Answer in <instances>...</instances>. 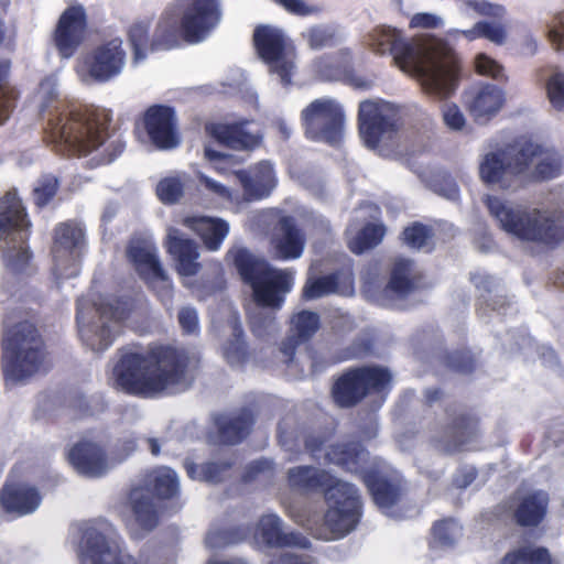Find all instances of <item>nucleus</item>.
I'll use <instances>...</instances> for the list:
<instances>
[{"mask_svg": "<svg viewBox=\"0 0 564 564\" xmlns=\"http://www.w3.org/2000/svg\"><path fill=\"white\" fill-rule=\"evenodd\" d=\"M368 44L377 54L392 55L394 64L414 76L423 93L434 99H447L458 88L460 58L446 43H437L425 50L406 40L400 30L380 26L369 33Z\"/></svg>", "mask_w": 564, "mask_h": 564, "instance_id": "obj_1", "label": "nucleus"}, {"mask_svg": "<svg viewBox=\"0 0 564 564\" xmlns=\"http://www.w3.org/2000/svg\"><path fill=\"white\" fill-rule=\"evenodd\" d=\"M113 367L116 386L127 394L154 398L185 390L189 386L191 358L186 350L169 344H140L118 349Z\"/></svg>", "mask_w": 564, "mask_h": 564, "instance_id": "obj_2", "label": "nucleus"}, {"mask_svg": "<svg viewBox=\"0 0 564 564\" xmlns=\"http://www.w3.org/2000/svg\"><path fill=\"white\" fill-rule=\"evenodd\" d=\"M106 109L55 101L44 129V140L68 156L98 152V162L109 164L124 151L126 143L116 130H109Z\"/></svg>", "mask_w": 564, "mask_h": 564, "instance_id": "obj_3", "label": "nucleus"}, {"mask_svg": "<svg viewBox=\"0 0 564 564\" xmlns=\"http://www.w3.org/2000/svg\"><path fill=\"white\" fill-rule=\"evenodd\" d=\"M563 159L554 149L527 141L508 152H489L480 165L479 176L487 185L517 189L532 181H546L562 173Z\"/></svg>", "mask_w": 564, "mask_h": 564, "instance_id": "obj_4", "label": "nucleus"}, {"mask_svg": "<svg viewBox=\"0 0 564 564\" xmlns=\"http://www.w3.org/2000/svg\"><path fill=\"white\" fill-rule=\"evenodd\" d=\"M286 478L293 489L305 492L323 491L327 503L324 525L335 539L346 536L360 522L362 501L355 485L337 478L326 469L310 465L290 468Z\"/></svg>", "mask_w": 564, "mask_h": 564, "instance_id": "obj_5", "label": "nucleus"}, {"mask_svg": "<svg viewBox=\"0 0 564 564\" xmlns=\"http://www.w3.org/2000/svg\"><path fill=\"white\" fill-rule=\"evenodd\" d=\"M485 204L500 228L521 241L555 248L564 241V214L533 208H513L499 197L487 195Z\"/></svg>", "mask_w": 564, "mask_h": 564, "instance_id": "obj_6", "label": "nucleus"}, {"mask_svg": "<svg viewBox=\"0 0 564 564\" xmlns=\"http://www.w3.org/2000/svg\"><path fill=\"white\" fill-rule=\"evenodd\" d=\"M226 260L237 271L241 282L252 291V299L259 307L279 310L286 294L293 288V273L273 268L264 258L246 247H232Z\"/></svg>", "mask_w": 564, "mask_h": 564, "instance_id": "obj_7", "label": "nucleus"}, {"mask_svg": "<svg viewBox=\"0 0 564 564\" xmlns=\"http://www.w3.org/2000/svg\"><path fill=\"white\" fill-rule=\"evenodd\" d=\"M2 371L6 380L20 382L50 368L48 351L40 329L21 321L3 332Z\"/></svg>", "mask_w": 564, "mask_h": 564, "instance_id": "obj_8", "label": "nucleus"}, {"mask_svg": "<svg viewBox=\"0 0 564 564\" xmlns=\"http://www.w3.org/2000/svg\"><path fill=\"white\" fill-rule=\"evenodd\" d=\"M392 373L378 365L352 366L334 377L330 397L336 406L352 409L371 394H388Z\"/></svg>", "mask_w": 564, "mask_h": 564, "instance_id": "obj_9", "label": "nucleus"}, {"mask_svg": "<svg viewBox=\"0 0 564 564\" xmlns=\"http://www.w3.org/2000/svg\"><path fill=\"white\" fill-rule=\"evenodd\" d=\"M178 494V478L171 468H159L147 473L143 485L131 488L128 495L130 510L138 527L145 532L155 529L160 521L155 498L167 500Z\"/></svg>", "mask_w": 564, "mask_h": 564, "instance_id": "obj_10", "label": "nucleus"}, {"mask_svg": "<svg viewBox=\"0 0 564 564\" xmlns=\"http://www.w3.org/2000/svg\"><path fill=\"white\" fill-rule=\"evenodd\" d=\"M302 120L311 140L336 145L343 139L344 112L341 107L332 99L321 98L312 101L303 109Z\"/></svg>", "mask_w": 564, "mask_h": 564, "instance_id": "obj_11", "label": "nucleus"}, {"mask_svg": "<svg viewBox=\"0 0 564 564\" xmlns=\"http://www.w3.org/2000/svg\"><path fill=\"white\" fill-rule=\"evenodd\" d=\"M127 52L121 37L116 36L94 45L83 57L85 75L94 83L105 84L121 75Z\"/></svg>", "mask_w": 564, "mask_h": 564, "instance_id": "obj_12", "label": "nucleus"}, {"mask_svg": "<svg viewBox=\"0 0 564 564\" xmlns=\"http://www.w3.org/2000/svg\"><path fill=\"white\" fill-rule=\"evenodd\" d=\"M128 260L140 278L162 302L173 297L172 281L162 267L156 248L143 240L131 241L126 250Z\"/></svg>", "mask_w": 564, "mask_h": 564, "instance_id": "obj_13", "label": "nucleus"}, {"mask_svg": "<svg viewBox=\"0 0 564 564\" xmlns=\"http://www.w3.org/2000/svg\"><path fill=\"white\" fill-rule=\"evenodd\" d=\"M446 423L434 441L445 453H455L475 441L480 434V415L473 408L448 405L444 410Z\"/></svg>", "mask_w": 564, "mask_h": 564, "instance_id": "obj_14", "label": "nucleus"}, {"mask_svg": "<svg viewBox=\"0 0 564 564\" xmlns=\"http://www.w3.org/2000/svg\"><path fill=\"white\" fill-rule=\"evenodd\" d=\"M398 109L388 101H361L358 109V129L369 149H377L384 137L398 130Z\"/></svg>", "mask_w": 564, "mask_h": 564, "instance_id": "obj_15", "label": "nucleus"}, {"mask_svg": "<svg viewBox=\"0 0 564 564\" xmlns=\"http://www.w3.org/2000/svg\"><path fill=\"white\" fill-rule=\"evenodd\" d=\"M182 15L184 41L198 43L203 41L220 22L219 0H175Z\"/></svg>", "mask_w": 564, "mask_h": 564, "instance_id": "obj_16", "label": "nucleus"}, {"mask_svg": "<svg viewBox=\"0 0 564 564\" xmlns=\"http://www.w3.org/2000/svg\"><path fill=\"white\" fill-rule=\"evenodd\" d=\"M253 45L259 57L269 65L270 72L280 77L283 86L292 82L293 63L286 59L284 33L270 25H258L253 31Z\"/></svg>", "mask_w": 564, "mask_h": 564, "instance_id": "obj_17", "label": "nucleus"}, {"mask_svg": "<svg viewBox=\"0 0 564 564\" xmlns=\"http://www.w3.org/2000/svg\"><path fill=\"white\" fill-rule=\"evenodd\" d=\"M80 564H148V561L122 550L100 529L88 527L83 534Z\"/></svg>", "mask_w": 564, "mask_h": 564, "instance_id": "obj_18", "label": "nucleus"}, {"mask_svg": "<svg viewBox=\"0 0 564 564\" xmlns=\"http://www.w3.org/2000/svg\"><path fill=\"white\" fill-rule=\"evenodd\" d=\"M88 28V19L82 4L67 7L57 21L53 39L59 55L72 57L84 42Z\"/></svg>", "mask_w": 564, "mask_h": 564, "instance_id": "obj_19", "label": "nucleus"}, {"mask_svg": "<svg viewBox=\"0 0 564 564\" xmlns=\"http://www.w3.org/2000/svg\"><path fill=\"white\" fill-rule=\"evenodd\" d=\"M144 130L160 150L174 149L180 143L175 109L166 105H152L143 113Z\"/></svg>", "mask_w": 564, "mask_h": 564, "instance_id": "obj_20", "label": "nucleus"}, {"mask_svg": "<svg viewBox=\"0 0 564 564\" xmlns=\"http://www.w3.org/2000/svg\"><path fill=\"white\" fill-rule=\"evenodd\" d=\"M253 424V414L247 409L235 414L216 413L213 415L208 440L219 445H237L250 434Z\"/></svg>", "mask_w": 564, "mask_h": 564, "instance_id": "obj_21", "label": "nucleus"}, {"mask_svg": "<svg viewBox=\"0 0 564 564\" xmlns=\"http://www.w3.org/2000/svg\"><path fill=\"white\" fill-rule=\"evenodd\" d=\"M41 502L39 489L29 482L7 480L0 489V512L13 518L33 513Z\"/></svg>", "mask_w": 564, "mask_h": 564, "instance_id": "obj_22", "label": "nucleus"}, {"mask_svg": "<svg viewBox=\"0 0 564 564\" xmlns=\"http://www.w3.org/2000/svg\"><path fill=\"white\" fill-rule=\"evenodd\" d=\"M325 459L328 464L339 467L341 470L359 477L376 465H370V453L366 446L356 440L332 444L326 453Z\"/></svg>", "mask_w": 564, "mask_h": 564, "instance_id": "obj_23", "label": "nucleus"}, {"mask_svg": "<svg viewBox=\"0 0 564 564\" xmlns=\"http://www.w3.org/2000/svg\"><path fill=\"white\" fill-rule=\"evenodd\" d=\"M550 495L543 489H533L514 499L511 518L522 529H538L546 520Z\"/></svg>", "mask_w": 564, "mask_h": 564, "instance_id": "obj_24", "label": "nucleus"}, {"mask_svg": "<svg viewBox=\"0 0 564 564\" xmlns=\"http://www.w3.org/2000/svg\"><path fill=\"white\" fill-rule=\"evenodd\" d=\"M249 121H212L205 123V133L218 144L237 151H251L260 145L261 137L247 130Z\"/></svg>", "mask_w": 564, "mask_h": 564, "instance_id": "obj_25", "label": "nucleus"}, {"mask_svg": "<svg viewBox=\"0 0 564 564\" xmlns=\"http://www.w3.org/2000/svg\"><path fill=\"white\" fill-rule=\"evenodd\" d=\"M67 460L79 475L88 478L102 477L108 470L105 449L87 440L78 441L68 449Z\"/></svg>", "mask_w": 564, "mask_h": 564, "instance_id": "obj_26", "label": "nucleus"}, {"mask_svg": "<svg viewBox=\"0 0 564 564\" xmlns=\"http://www.w3.org/2000/svg\"><path fill=\"white\" fill-rule=\"evenodd\" d=\"M375 505L389 511L402 499L403 487L400 480L384 474L378 466L371 467L361 479Z\"/></svg>", "mask_w": 564, "mask_h": 564, "instance_id": "obj_27", "label": "nucleus"}, {"mask_svg": "<svg viewBox=\"0 0 564 564\" xmlns=\"http://www.w3.org/2000/svg\"><path fill=\"white\" fill-rule=\"evenodd\" d=\"M256 533L270 547H297L304 550L311 547L310 540L302 533L284 532L283 521L275 513L262 516L257 524Z\"/></svg>", "mask_w": 564, "mask_h": 564, "instance_id": "obj_28", "label": "nucleus"}, {"mask_svg": "<svg viewBox=\"0 0 564 564\" xmlns=\"http://www.w3.org/2000/svg\"><path fill=\"white\" fill-rule=\"evenodd\" d=\"M234 174L248 202L268 197L276 183L273 166L267 161H261L248 170L235 171Z\"/></svg>", "mask_w": 564, "mask_h": 564, "instance_id": "obj_29", "label": "nucleus"}, {"mask_svg": "<svg viewBox=\"0 0 564 564\" xmlns=\"http://www.w3.org/2000/svg\"><path fill=\"white\" fill-rule=\"evenodd\" d=\"M167 253L175 260L177 272L181 275L193 276L200 270V263L197 243L185 238L176 228H170L165 239Z\"/></svg>", "mask_w": 564, "mask_h": 564, "instance_id": "obj_30", "label": "nucleus"}, {"mask_svg": "<svg viewBox=\"0 0 564 564\" xmlns=\"http://www.w3.org/2000/svg\"><path fill=\"white\" fill-rule=\"evenodd\" d=\"M85 245L84 230L72 221L59 223L54 228L52 256L57 268L64 258L74 260Z\"/></svg>", "mask_w": 564, "mask_h": 564, "instance_id": "obj_31", "label": "nucleus"}, {"mask_svg": "<svg viewBox=\"0 0 564 564\" xmlns=\"http://www.w3.org/2000/svg\"><path fill=\"white\" fill-rule=\"evenodd\" d=\"M184 41L182 15L174 2L170 3L156 23L153 32V48L172 50Z\"/></svg>", "mask_w": 564, "mask_h": 564, "instance_id": "obj_32", "label": "nucleus"}, {"mask_svg": "<svg viewBox=\"0 0 564 564\" xmlns=\"http://www.w3.org/2000/svg\"><path fill=\"white\" fill-rule=\"evenodd\" d=\"M503 102V91L492 84H484L470 91L466 101L467 109L476 121L490 119L501 109Z\"/></svg>", "mask_w": 564, "mask_h": 564, "instance_id": "obj_33", "label": "nucleus"}, {"mask_svg": "<svg viewBox=\"0 0 564 564\" xmlns=\"http://www.w3.org/2000/svg\"><path fill=\"white\" fill-rule=\"evenodd\" d=\"M184 225L191 228L203 241L209 251H217L229 234V225L217 217H186Z\"/></svg>", "mask_w": 564, "mask_h": 564, "instance_id": "obj_34", "label": "nucleus"}, {"mask_svg": "<svg viewBox=\"0 0 564 564\" xmlns=\"http://www.w3.org/2000/svg\"><path fill=\"white\" fill-rule=\"evenodd\" d=\"M279 235L275 238V251L279 259L291 260L302 256L305 247V235L291 216L279 220Z\"/></svg>", "mask_w": 564, "mask_h": 564, "instance_id": "obj_35", "label": "nucleus"}, {"mask_svg": "<svg viewBox=\"0 0 564 564\" xmlns=\"http://www.w3.org/2000/svg\"><path fill=\"white\" fill-rule=\"evenodd\" d=\"M31 226L22 200L13 193L0 199V234L11 230L26 232Z\"/></svg>", "mask_w": 564, "mask_h": 564, "instance_id": "obj_36", "label": "nucleus"}, {"mask_svg": "<svg viewBox=\"0 0 564 564\" xmlns=\"http://www.w3.org/2000/svg\"><path fill=\"white\" fill-rule=\"evenodd\" d=\"M137 307V299L132 295H107L96 304V311L101 319H107L121 326Z\"/></svg>", "mask_w": 564, "mask_h": 564, "instance_id": "obj_37", "label": "nucleus"}, {"mask_svg": "<svg viewBox=\"0 0 564 564\" xmlns=\"http://www.w3.org/2000/svg\"><path fill=\"white\" fill-rule=\"evenodd\" d=\"M151 25L152 21L147 19L133 22L127 30V40L132 52L133 64L143 62L149 52L160 51V48L152 47Z\"/></svg>", "mask_w": 564, "mask_h": 564, "instance_id": "obj_38", "label": "nucleus"}, {"mask_svg": "<svg viewBox=\"0 0 564 564\" xmlns=\"http://www.w3.org/2000/svg\"><path fill=\"white\" fill-rule=\"evenodd\" d=\"M413 261L398 258L391 268L390 278L386 285V292L399 296H405L415 290V276H413Z\"/></svg>", "mask_w": 564, "mask_h": 564, "instance_id": "obj_39", "label": "nucleus"}, {"mask_svg": "<svg viewBox=\"0 0 564 564\" xmlns=\"http://www.w3.org/2000/svg\"><path fill=\"white\" fill-rule=\"evenodd\" d=\"M234 462H206L196 464L192 460H185L184 468L187 476L193 480H200L209 484H218L224 480L225 474L230 470Z\"/></svg>", "mask_w": 564, "mask_h": 564, "instance_id": "obj_40", "label": "nucleus"}, {"mask_svg": "<svg viewBox=\"0 0 564 564\" xmlns=\"http://www.w3.org/2000/svg\"><path fill=\"white\" fill-rule=\"evenodd\" d=\"M11 62L8 58H0V124H2L15 107L19 93L9 83Z\"/></svg>", "mask_w": 564, "mask_h": 564, "instance_id": "obj_41", "label": "nucleus"}, {"mask_svg": "<svg viewBox=\"0 0 564 564\" xmlns=\"http://www.w3.org/2000/svg\"><path fill=\"white\" fill-rule=\"evenodd\" d=\"M387 228L383 224L367 223L349 241V250L355 254H361L373 249L384 238Z\"/></svg>", "mask_w": 564, "mask_h": 564, "instance_id": "obj_42", "label": "nucleus"}, {"mask_svg": "<svg viewBox=\"0 0 564 564\" xmlns=\"http://www.w3.org/2000/svg\"><path fill=\"white\" fill-rule=\"evenodd\" d=\"M321 327L319 315L315 312L302 310L291 317L290 334L303 343L310 341Z\"/></svg>", "mask_w": 564, "mask_h": 564, "instance_id": "obj_43", "label": "nucleus"}, {"mask_svg": "<svg viewBox=\"0 0 564 564\" xmlns=\"http://www.w3.org/2000/svg\"><path fill=\"white\" fill-rule=\"evenodd\" d=\"M339 286V274L333 272L326 275L307 279L302 290V297L306 301L336 293Z\"/></svg>", "mask_w": 564, "mask_h": 564, "instance_id": "obj_44", "label": "nucleus"}, {"mask_svg": "<svg viewBox=\"0 0 564 564\" xmlns=\"http://www.w3.org/2000/svg\"><path fill=\"white\" fill-rule=\"evenodd\" d=\"M59 186L61 182L56 175L52 173L42 174L32 189L34 205L40 209L46 207L56 196Z\"/></svg>", "mask_w": 564, "mask_h": 564, "instance_id": "obj_45", "label": "nucleus"}, {"mask_svg": "<svg viewBox=\"0 0 564 564\" xmlns=\"http://www.w3.org/2000/svg\"><path fill=\"white\" fill-rule=\"evenodd\" d=\"M500 564H552V561L545 547L524 546L508 552Z\"/></svg>", "mask_w": 564, "mask_h": 564, "instance_id": "obj_46", "label": "nucleus"}, {"mask_svg": "<svg viewBox=\"0 0 564 564\" xmlns=\"http://www.w3.org/2000/svg\"><path fill=\"white\" fill-rule=\"evenodd\" d=\"M32 258L33 254L24 240L20 246L8 247L2 253L4 267L14 274L24 272Z\"/></svg>", "mask_w": 564, "mask_h": 564, "instance_id": "obj_47", "label": "nucleus"}, {"mask_svg": "<svg viewBox=\"0 0 564 564\" xmlns=\"http://www.w3.org/2000/svg\"><path fill=\"white\" fill-rule=\"evenodd\" d=\"M373 354V341L370 338H357L347 347L339 349L332 357L330 364H339L354 359H362Z\"/></svg>", "mask_w": 564, "mask_h": 564, "instance_id": "obj_48", "label": "nucleus"}, {"mask_svg": "<svg viewBox=\"0 0 564 564\" xmlns=\"http://www.w3.org/2000/svg\"><path fill=\"white\" fill-rule=\"evenodd\" d=\"M302 37L312 50L332 47L337 43V33L329 25H313L302 33Z\"/></svg>", "mask_w": 564, "mask_h": 564, "instance_id": "obj_49", "label": "nucleus"}, {"mask_svg": "<svg viewBox=\"0 0 564 564\" xmlns=\"http://www.w3.org/2000/svg\"><path fill=\"white\" fill-rule=\"evenodd\" d=\"M224 356L231 366L243 365L248 360V346L240 326L234 328L232 338L224 347Z\"/></svg>", "mask_w": 564, "mask_h": 564, "instance_id": "obj_50", "label": "nucleus"}, {"mask_svg": "<svg viewBox=\"0 0 564 564\" xmlns=\"http://www.w3.org/2000/svg\"><path fill=\"white\" fill-rule=\"evenodd\" d=\"M248 532L242 528H231L212 531L205 539V544L210 550L223 549L230 544L241 542Z\"/></svg>", "mask_w": 564, "mask_h": 564, "instance_id": "obj_51", "label": "nucleus"}, {"mask_svg": "<svg viewBox=\"0 0 564 564\" xmlns=\"http://www.w3.org/2000/svg\"><path fill=\"white\" fill-rule=\"evenodd\" d=\"M79 334L82 338L85 340L86 345L90 347L91 350L97 352H102L108 349L116 336L118 335L109 325L102 324L94 334L88 335L84 328H79Z\"/></svg>", "mask_w": 564, "mask_h": 564, "instance_id": "obj_52", "label": "nucleus"}, {"mask_svg": "<svg viewBox=\"0 0 564 564\" xmlns=\"http://www.w3.org/2000/svg\"><path fill=\"white\" fill-rule=\"evenodd\" d=\"M432 236V229L427 225L414 221L403 229L401 240L410 248L421 249L427 243Z\"/></svg>", "mask_w": 564, "mask_h": 564, "instance_id": "obj_53", "label": "nucleus"}, {"mask_svg": "<svg viewBox=\"0 0 564 564\" xmlns=\"http://www.w3.org/2000/svg\"><path fill=\"white\" fill-rule=\"evenodd\" d=\"M275 475V466L272 460L261 458L251 462L245 469L241 479L243 482H251L254 480H272Z\"/></svg>", "mask_w": 564, "mask_h": 564, "instance_id": "obj_54", "label": "nucleus"}, {"mask_svg": "<svg viewBox=\"0 0 564 564\" xmlns=\"http://www.w3.org/2000/svg\"><path fill=\"white\" fill-rule=\"evenodd\" d=\"M445 365L452 371L469 375L476 369V360L469 350H455L447 352Z\"/></svg>", "mask_w": 564, "mask_h": 564, "instance_id": "obj_55", "label": "nucleus"}, {"mask_svg": "<svg viewBox=\"0 0 564 564\" xmlns=\"http://www.w3.org/2000/svg\"><path fill=\"white\" fill-rule=\"evenodd\" d=\"M156 195L163 204H175L183 196V184L176 177H165L158 183Z\"/></svg>", "mask_w": 564, "mask_h": 564, "instance_id": "obj_56", "label": "nucleus"}, {"mask_svg": "<svg viewBox=\"0 0 564 564\" xmlns=\"http://www.w3.org/2000/svg\"><path fill=\"white\" fill-rule=\"evenodd\" d=\"M475 69L479 75L488 76L496 80L506 79L502 65L485 53H479L475 57Z\"/></svg>", "mask_w": 564, "mask_h": 564, "instance_id": "obj_57", "label": "nucleus"}, {"mask_svg": "<svg viewBox=\"0 0 564 564\" xmlns=\"http://www.w3.org/2000/svg\"><path fill=\"white\" fill-rule=\"evenodd\" d=\"M547 98L553 108L558 111L564 110V74L556 73L552 75L546 83Z\"/></svg>", "mask_w": 564, "mask_h": 564, "instance_id": "obj_58", "label": "nucleus"}, {"mask_svg": "<svg viewBox=\"0 0 564 564\" xmlns=\"http://www.w3.org/2000/svg\"><path fill=\"white\" fill-rule=\"evenodd\" d=\"M330 435L326 431L310 432L304 435V448L314 459L319 458L322 452L326 448Z\"/></svg>", "mask_w": 564, "mask_h": 564, "instance_id": "obj_59", "label": "nucleus"}, {"mask_svg": "<svg viewBox=\"0 0 564 564\" xmlns=\"http://www.w3.org/2000/svg\"><path fill=\"white\" fill-rule=\"evenodd\" d=\"M274 3L283 8L288 13L296 17H310L321 12V8L316 4L307 3L305 0H272Z\"/></svg>", "mask_w": 564, "mask_h": 564, "instance_id": "obj_60", "label": "nucleus"}, {"mask_svg": "<svg viewBox=\"0 0 564 564\" xmlns=\"http://www.w3.org/2000/svg\"><path fill=\"white\" fill-rule=\"evenodd\" d=\"M452 524L453 521L449 519H442L434 522L431 530L432 543L434 545L451 546L454 544Z\"/></svg>", "mask_w": 564, "mask_h": 564, "instance_id": "obj_61", "label": "nucleus"}, {"mask_svg": "<svg viewBox=\"0 0 564 564\" xmlns=\"http://www.w3.org/2000/svg\"><path fill=\"white\" fill-rule=\"evenodd\" d=\"M480 35L496 45L505 44L507 40V30L501 23L480 21Z\"/></svg>", "mask_w": 564, "mask_h": 564, "instance_id": "obj_62", "label": "nucleus"}, {"mask_svg": "<svg viewBox=\"0 0 564 564\" xmlns=\"http://www.w3.org/2000/svg\"><path fill=\"white\" fill-rule=\"evenodd\" d=\"M178 323L185 334H193L198 330V316L193 307H183L178 312Z\"/></svg>", "mask_w": 564, "mask_h": 564, "instance_id": "obj_63", "label": "nucleus"}, {"mask_svg": "<svg viewBox=\"0 0 564 564\" xmlns=\"http://www.w3.org/2000/svg\"><path fill=\"white\" fill-rule=\"evenodd\" d=\"M549 40L556 51L564 50V12L558 13L549 30Z\"/></svg>", "mask_w": 564, "mask_h": 564, "instance_id": "obj_64", "label": "nucleus"}]
</instances>
